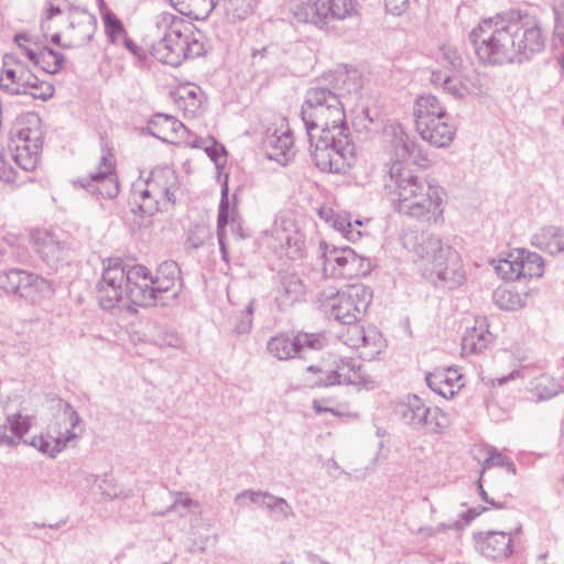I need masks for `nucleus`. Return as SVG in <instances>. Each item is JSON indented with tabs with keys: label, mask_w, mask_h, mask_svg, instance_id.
I'll return each instance as SVG.
<instances>
[{
	"label": "nucleus",
	"mask_w": 564,
	"mask_h": 564,
	"mask_svg": "<svg viewBox=\"0 0 564 564\" xmlns=\"http://www.w3.org/2000/svg\"><path fill=\"white\" fill-rule=\"evenodd\" d=\"M301 119L315 166L322 172L346 173L355 164L356 147L338 94L321 85L308 88Z\"/></svg>",
	"instance_id": "f257e3e1"
},
{
	"label": "nucleus",
	"mask_w": 564,
	"mask_h": 564,
	"mask_svg": "<svg viewBox=\"0 0 564 564\" xmlns=\"http://www.w3.org/2000/svg\"><path fill=\"white\" fill-rule=\"evenodd\" d=\"M469 41L484 65L522 64L545 50L546 35L538 21L498 14L474 28Z\"/></svg>",
	"instance_id": "f03ea898"
},
{
	"label": "nucleus",
	"mask_w": 564,
	"mask_h": 564,
	"mask_svg": "<svg viewBox=\"0 0 564 564\" xmlns=\"http://www.w3.org/2000/svg\"><path fill=\"white\" fill-rule=\"evenodd\" d=\"M384 188L393 208L422 221H436L443 215V189L415 174L402 162H392Z\"/></svg>",
	"instance_id": "7ed1b4c3"
},
{
	"label": "nucleus",
	"mask_w": 564,
	"mask_h": 564,
	"mask_svg": "<svg viewBox=\"0 0 564 564\" xmlns=\"http://www.w3.org/2000/svg\"><path fill=\"white\" fill-rule=\"evenodd\" d=\"M158 41L151 45V54L159 62L180 66L185 59L204 56L208 46L205 34L192 22L171 12H161L154 19Z\"/></svg>",
	"instance_id": "20e7f679"
},
{
	"label": "nucleus",
	"mask_w": 564,
	"mask_h": 564,
	"mask_svg": "<svg viewBox=\"0 0 564 564\" xmlns=\"http://www.w3.org/2000/svg\"><path fill=\"white\" fill-rule=\"evenodd\" d=\"M414 252L420 259L426 261V278L435 286L454 290L465 282L466 275L459 253L451 246L443 243L436 236H422Z\"/></svg>",
	"instance_id": "39448f33"
},
{
	"label": "nucleus",
	"mask_w": 564,
	"mask_h": 564,
	"mask_svg": "<svg viewBox=\"0 0 564 564\" xmlns=\"http://www.w3.org/2000/svg\"><path fill=\"white\" fill-rule=\"evenodd\" d=\"M395 415L417 432L441 434L449 425V416L438 406H427L416 394H409L394 406Z\"/></svg>",
	"instance_id": "423d86ee"
},
{
	"label": "nucleus",
	"mask_w": 564,
	"mask_h": 564,
	"mask_svg": "<svg viewBox=\"0 0 564 564\" xmlns=\"http://www.w3.org/2000/svg\"><path fill=\"white\" fill-rule=\"evenodd\" d=\"M319 250L323 259V271L333 279H354L366 276L372 270L371 260L359 256L348 246L337 247L321 241Z\"/></svg>",
	"instance_id": "0eeeda50"
},
{
	"label": "nucleus",
	"mask_w": 564,
	"mask_h": 564,
	"mask_svg": "<svg viewBox=\"0 0 564 564\" xmlns=\"http://www.w3.org/2000/svg\"><path fill=\"white\" fill-rule=\"evenodd\" d=\"M0 290L7 295H13L32 304L52 297L55 292L50 280L22 269L0 271Z\"/></svg>",
	"instance_id": "6e6552de"
},
{
	"label": "nucleus",
	"mask_w": 564,
	"mask_h": 564,
	"mask_svg": "<svg viewBox=\"0 0 564 564\" xmlns=\"http://www.w3.org/2000/svg\"><path fill=\"white\" fill-rule=\"evenodd\" d=\"M372 299V292L365 285H351L347 291L337 293L334 303L330 306L329 315L344 325L350 326L349 332H354L362 343L366 336L356 322L366 312Z\"/></svg>",
	"instance_id": "1a4fd4ad"
},
{
	"label": "nucleus",
	"mask_w": 564,
	"mask_h": 564,
	"mask_svg": "<svg viewBox=\"0 0 564 564\" xmlns=\"http://www.w3.org/2000/svg\"><path fill=\"white\" fill-rule=\"evenodd\" d=\"M326 346V337L321 333L290 332L271 337L268 351L279 360L306 359L308 352L319 351Z\"/></svg>",
	"instance_id": "9d476101"
},
{
	"label": "nucleus",
	"mask_w": 564,
	"mask_h": 564,
	"mask_svg": "<svg viewBox=\"0 0 564 564\" xmlns=\"http://www.w3.org/2000/svg\"><path fill=\"white\" fill-rule=\"evenodd\" d=\"M0 89L8 95H29L34 99L48 100L54 95V86L40 80L23 63L4 67L0 74Z\"/></svg>",
	"instance_id": "9b49d317"
},
{
	"label": "nucleus",
	"mask_w": 564,
	"mask_h": 564,
	"mask_svg": "<svg viewBox=\"0 0 564 564\" xmlns=\"http://www.w3.org/2000/svg\"><path fill=\"white\" fill-rule=\"evenodd\" d=\"M352 12V0H308L296 7L294 17L299 22L324 29L334 21L351 17Z\"/></svg>",
	"instance_id": "f8f14e48"
},
{
	"label": "nucleus",
	"mask_w": 564,
	"mask_h": 564,
	"mask_svg": "<svg viewBox=\"0 0 564 564\" xmlns=\"http://www.w3.org/2000/svg\"><path fill=\"white\" fill-rule=\"evenodd\" d=\"M127 301L141 307L160 305L154 291L152 271L143 264H129L126 268Z\"/></svg>",
	"instance_id": "ddd939ff"
},
{
	"label": "nucleus",
	"mask_w": 564,
	"mask_h": 564,
	"mask_svg": "<svg viewBox=\"0 0 564 564\" xmlns=\"http://www.w3.org/2000/svg\"><path fill=\"white\" fill-rule=\"evenodd\" d=\"M37 252L42 260L52 269L68 263L75 249V240L62 230L44 231L36 238Z\"/></svg>",
	"instance_id": "4468645a"
},
{
	"label": "nucleus",
	"mask_w": 564,
	"mask_h": 564,
	"mask_svg": "<svg viewBox=\"0 0 564 564\" xmlns=\"http://www.w3.org/2000/svg\"><path fill=\"white\" fill-rule=\"evenodd\" d=\"M178 263L174 260L161 262L152 272L154 291L161 306H170L178 302L183 279Z\"/></svg>",
	"instance_id": "2eb2a0df"
},
{
	"label": "nucleus",
	"mask_w": 564,
	"mask_h": 564,
	"mask_svg": "<svg viewBox=\"0 0 564 564\" xmlns=\"http://www.w3.org/2000/svg\"><path fill=\"white\" fill-rule=\"evenodd\" d=\"M272 237L285 253L293 261L302 260L306 253L304 235L296 228L290 218L275 220L272 228Z\"/></svg>",
	"instance_id": "dca6fc26"
},
{
	"label": "nucleus",
	"mask_w": 564,
	"mask_h": 564,
	"mask_svg": "<svg viewBox=\"0 0 564 564\" xmlns=\"http://www.w3.org/2000/svg\"><path fill=\"white\" fill-rule=\"evenodd\" d=\"M474 541L476 551L489 560H506L513 553V540L511 532H476L474 533Z\"/></svg>",
	"instance_id": "f3484780"
},
{
	"label": "nucleus",
	"mask_w": 564,
	"mask_h": 564,
	"mask_svg": "<svg viewBox=\"0 0 564 564\" xmlns=\"http://www.w3.org/2000/svg\"><path fill=\"white\" fill-rule=\"evenodd\" d=\"M427 387L445 399H452L463 387V376L457 369L436 368L425 376Z\"/></svg>",
	"instance_id": "a211bd4d"
},
{
	"label": "nucleus",
	"mask_w": 564,
	"mask_h": 564,
	"mask_svg": "<svg viewBox=\"0 0 564 564\" xmlns=\"http://www.w3.org/2000/svg\"><path fill=\"white\" fill-rule=\"evenodd\" d=\"M416 131L431 145L446 148L454 140L456 128L451 123V117L447 115L445 118H435L431 122L423 123L416 128Z\"/></svg>",
	"instance_id": "6ab92c4d"
},
{
	"label": "nucleus",
	"mask_w": 564,
	"mask_h": 564,
	"mask_svg": "<svg viewBox=\"0 0 564 564\" xmlns=\"http://www.w3.org/2000/svg\"><path fill=\"white\" fill-rule=\"evenodd\" d=\"M145 183L152 191V196L162 197L171 204L175 203L173 189L177 185V175L174 170L169 166H156L151 171Z\"/></svg>",
	"instance_id": "aec40b11"
},
{
	"label": "nucleus",
	"mask_w": 564,
	"mask_h": 564,
	"mask_svg": "<svg viewBox=\"0 0 564 564\" xmlns=\"http://www.w3.org/2000/svg\"><path fill=\"white\" fill-rule=\"evenodd\" d=\"M76 183L97 199H112L119 194V182L116 174L106 175L104 172H95L79 178Z\"/></svg>",
	"instance_id": "412c9836"
},
{
	"label": "nucleus",
	"mask_w": 564,
	"mask_h": 564,
	"mask_svg": "<svg viewBox=\"0 0 564 564\" xmlns=\"http://www.w3.org/2000/svg\"><path fill=\"white\" fill-rule=\"evenodd\" d=\"M306 293V286L301 278L291 272L280 273V284L276 288V301L280 308L301 302Z\"/></svg>",
	"instance_id": "4be33fe9"
},
{
	"label": "nucleus",
	"mask_w": 564,
	"mask_h": 564,
	"mask_svg": "<svg viewBox=\"0 0 564 564\" xmlns=\"http://www.w3.org/2000/svg\"><path fill=\"white\" fill-rule=\"evenodd\" d=\"M268 158L281 164H286L295 154L294 138L292 131L286 128L283 131L275 130L264 141Z\"/></svg>",
	"instance_id": "5701e85b"
},
{
	"label": "nucleus",
	"mask_w": 564,
	"mask_h": 564,
	"mask_svg": "<svg viewBox=\"0 0 564 564\" xmlns=\"http://www.w3.org/2000/svg\"><path fill=\"white\" fill-rule=\"evenodd\" d=\"M220 203L218 206L217 215V240L221 260L227 264L230 262L228 241H227V226L229 224V187L227 180L221 184Z\"/></svg>",
	"instance_id": "b1692460"
},
{
	"label": "nucleus",
	"mask_w": 564,
	"mask_h": 564,
	"mask_svg": "<svg viewBox=\"0 0 564 564\" xmlns=\"http://www.w3.org/2000/svg\"><path fill=\"white\" fill-rule=\"evenodd\" d=\"M532 245L550 254L563 252L564 228L554 225L542 227L532 236Z\"/></svg>",
	"instance_id": "393cba45"
},
{
	"label": "nucleus",
	"mask_w": 564,
	"mask_h": 564,
	"mask_svg": "<svg viewBox=\"0 0 564 564\" xmlns=\"http://www.w3.org/2000/svg\"><path fill=\"white\" fill-rule=\"evenodd\" d=\"M492 334L488 330L486 321H481L479 326L467 328L462 338V351L464 355H474L482 352L492 341Z\"/></svg>",
	"instance_id": "a878e982"
},
{
	"label": "nucleus",
	"mask_w": 564,
	"mask_h": 564,
	"mask_svg": "<svg viewBox=\"0 0 564 564\" xmlns=\"http://www.w3.org/2000/svg\"><path fill=\"white\" fill-rule=\"evenodd\" d=\"M413 115L415 117V128H417L423 126V123L435 120V118H445L448 113L441 106L435 96L423 95L416 98L413 107Z\"/></svg>",
	"instance_id": "bb28decb"
},
{
	"label": "nucleus",
	"mask_w": 564,
	"mask_h": 564,
	"mask_svg": "<svg viewBox=\"0 0 564 564\" xmlns=\"http://www.w3.org/2000/svg\"><path fill=\"white\" fill-rule=\"evenodd\" d=\"M126 268L127 263L120 258L107 259L104 261V271L97 285L126 291Z\"/></svg>",
	"instance_id": "cd10ccee"
},
{
	"label": "nucleus",
	"mask_w": 564,
	"mask_h": 564,
	"mask_svg": "<svg viewBox=\"0 0 564 564\" xmlns=\"http://www.w3.org/2000/svg\"><path fill=\"white\" fill-rule=\"evenodd\" d=\"M174 102L178 108L191 115H196L202 106L203 91L196 85H184L171 93Z\"/></svg>",
	"instance_id": "c85d7f7f"
},
{
	"label": "nucleus",
	"mask_w": 564,
	"mask_h": 564,
	"mask_svg": "<svg viewBox=\"0 0 564 564\" xmlns=\"http://www.w3.org/2000/svg\"><path fill=\"white\" fill-rule=\"evenodd\" d=\"M69 28L73 31L72 36L83 46L93 40L97 30V19L84 10L70 21Z\"/></svg>",
	"instance_id": "c756f323"
},
{
	"label": "nucleus",
	"mask_w": 564,
	"mask_h": 564,
	"mask_svg": "<svg viewBox=\"0 0 564 564\" xmlns=\"http://www.w3.org/2000/svg\"><path fill=\"white\" fill-rule=\"evenodd\" d=\"M336 371H340L344 376H340L343 384H355L358 387L366 388L368 383H372V380L362 371L361 364L355 358H345L337 365Z\"/></svg>",
	"instance_id": "7c9ffc66"
},
{
	"label": "nucleus",
	"mask_w": 564,
	"mask_h": 564,
	"mask_svg": "<svg viewBox=\"0 0 564 564\" xmlns=\"http://www.w3.org/2000/svg\"><path fill=\"white\" fill-rule=\"evenodd\" d=\"M518 259V275L520 278H540L543 274L544 260L536 253L524 249H516Z\"/></svg>",
	"instance_id": "2f4dec72"
},
{
	"label": "nucleus",
	"mask_w": 564,
	"mask_h": 564,
	"mask_svg": "<svg viewBox=\"0 0 564 564\" xmlns=\"http://www.w3.org/2000/svg\"><path fill=\"white\" fill-rule=\"evenodd\" d=\"M386 132L391 135L390 147L394 152L395 161L402 162L408 159L414 150V140H412L400 124H391Z\"/></svg>",
	"instance_id": "473e14b6"
},
{
	"label": "nucleus",
	"mask_w": 564,
	"mask_h": 564,
	"mask_svg": "<svg viewBox=\"0 0 564 564\" xmlns=\"http://www.w3.org/2000/svg\"><path fill=\"white\" fill-rule=\"evenodd\" d=\"M528 293L508 286H499L492 293L494 303L503 311H517L525 306Z\"/></svg>",
	"instance_id": "72a5a7b5"
},
{
	"label": "nucleus",
	"mask_w": 564,
	"mask_h": 564,
	"mask_svg": "<svg viewBox=\"0 0 564 564\" xmlns=\"http://www.w3.org/2000/svg\"><path fill=\"white\" fill-rule=\"evenodd\" d=\"M306 371L314 375V378L307 379L311 388H328L335 384H343L340 376H344V373L336 371V369H322L317 366H308Z\"/></svg>",
	"instance_id": "f704fd0d"
},
{
	"label": "nucleus",
	"mask_w": 564,
	"mask_h": 564,
	"mask_svg": "<svg viewBox=\"0 0 564 564\" xmlns=\"http://www.w3.org/2000/svg\"><path fill=\"white\" fill-rule=\"evenodd\" d=\"M321 215L325 216L332 227L336 229L344 238L355 241L360 237V231L352 228L351 221L343 215L335 214L333 209L321 210Z\"/></svg>",
	"instance_id": "c9c22d12"
},
{
	"label": "nucleus",
	"mask_w": 564,
	"mask_h": 564,
	"mask_svg": "<svg viewBox=\"0 0 564 564\" xmlns=\"http://www.w3.org/2000/svg\"><path fill=\"white\" fill-rule=\"evenodd\" d=\"M149 129H150L151 135L165 141V138L161 137L159 134V132H156L152 129H165V130H170V131L176 133L181 129L186 130V127L183 124V122H181L173 116L164 115V113H155L149 120Z\"/></svg>",
	"instance_id": "e433bc0d"
},
{
	"label": "nucleus",
	"mask_w": 564,
	"mask_h": 564,
	"mask_svg": "<svg viewBox=\"0 0 564 564\" xmlns=\"http://www.w3.org/2000/svg\"><path fill=\"white\" fill-rule=\"evenodd\" d=\"M101 18L109 43L117 44L120 37L124 39L127 36V30L122 21L111 10L104 12Z\"/></svg>",
	"instance_id": "4c0bfd02"
},
{
	"label": "nucleus",
	"mask_w": 564,
	"mask_h": 564,
	"mask_svg": "<svg viewBox=\"0 0 564 564\" xmlns=\"http://www.w3.org/2000/svg\"><path fill=\"white\" fill-rule=\"evenodd\" d=\"M96 293L98 303L105 311L119 307L120 304L127 300V292L118 291V289H108L101 285H96Z\"/></svg>",
	"instance_id": "58836bf2"
},
{
	"label": "nucleus",
	"mask_w": 564,
	"mask_h": 564,
	"mask_svg": "<svg viewBox=\"0 0 564 564\" xmlns=\"http://www.w3.org/2000/svg\"><path fill=\"white\" fill-rule=\"evenodd\" d=\"M13 159L19 167L29 172L36 167L40 161V152L35 144L31 149L25 148V145H15Z\"/></svg>",
	"instance_id": "ea45409f"
},
{
	"label": "nucleus",
	"mask_w": 564,
	"mask_h": 564,
	"mask_svg": "<svg viewBox=\"0 0 564 564\" xmlns=\"http://www.w3.org/2000/svg\"><path fill=\"white\" fill-rule=\"evenodd\" d=\"M258 0H224L225 12L234 20H245L250 15Z\"/></svg>",
	"instance_id": "a19ab883"
},
{
	"label": "nucleus",
	"mask_w": 564,
	"mask_h": 564,
	"mask_svg": "<svg viewBox=\"0 0 564 564\" xmlns=\"http://www.w3.org/2000/svg\"><path fill=\"white\" fill-rule=\"evenodd\" d=\"M517 251H511L507 258L499 259L495 264V271L503 280H519L518 275V259H516Z\"/></svg>",
	"instance_id": "79ce46f5"
},
{
	"label": "nucleus",
	"mask_w": 564,
	"mask_h": 564,
	"mask_svg": "<svg viewBox=\"0 0 564 564\" xmlns=\"http://www.w3.org/2000/svg\"><path fill=\"white\" fill-rule=\"evenodd\" d=\"M7 423L11 433L17 440L22 442V437L31 429V416L22 415L21 413H14L7 416Z\"/></svg>",
	"instance_id": "37998d69"
},
{
	"label": "nucleus",
	"mask_w": 564,
	"mask_h": 564,
	"mask_svg": "<svg viewBox=\"0 0 564 564\" xmlns=\"http://www.w3.org/2000/svg\"><path fill=\"white\" fill-rule=\"evenodd\" d=\"M499 466L506 467L509 473L516 475L517 467L516 464L507 456H503L500 453L492 452L484 462L482 468L480 470V475L485 473L487 468Z\"/></svg>",
	"instance_id": "c03bdc74"
},
{
	"label": "nucleus",
	"mask_w": 564,
	"mask_h": 564,
	"mask_svg": "<svg viewBox=\"0 0 564 564\" xmlns=\"http://www.w3.org/2000/svg\"><path fill=\"white\" fill-rule=\"evenodd\" d=\"M35 144L37 151L41 152L42 149V135L39 131L32 130L30 128H22L18 132V140L15 145H25V148L31 149V147Z\"/></svg>",
	"instance_id": "a18cd8bd"
},
{
	"label": "nucleus",
	"mask_w": 564,
	"mask_h": 564,
	"mask_svg": "<svg viewBox=\"0 0 564 564\" xmlns=\"http://www.w3.org/2000/svg\"><path fill=\"white\" fill-rule=\"evenodd\" d=\"M167 203L162 197H154L152 194L149 196V198L144 199L143 202H140V205H138L137 209L140 214V216H152L155 213H158L161 209V204Z\"/></svg>",
	"instance_id": "49530a36"
},
{
	"label": "nucleus",
	"mask_w": 564,
	"mask_h": 564,
	"mask_svg": "<svg viewBox=\"0 0 564 564\" xmlns=\"http://www.w3.org/2000/svg\"><path fill=\"white\" fill-rule=\"evenodd\" d=\"M443 57L452 67L453 70H459L463 67L464 58L458 50L449 44L442 47Z\"/></svg>",
	"instance_id": "de8ad7c7"
},
{
	"label": "nucleus",
	"mask_w": 564,
	"mask_h": 564,
	"mask_svg": "<svg viewBox=\"0 0 564 564\" xmlns=\"http://www.w3.org/2000/svg\"><path fill=\"white\" fill-rule=\"evenodd\" d=\"M252 314L253 307L252 302H250L247 308L243 312H241L235 325V330L238 334H247L250 332L252 326Z\"/></svg>",
	"instance_id": "09e8293b"
},
{
	"label": "nucleus",
	"mask_w": 564,
	"mask_h": 564,
	"mask_svg": "<svg viewBox=\"0 0 564 564\" xmlns=\"http://www.w3.org/2000/svg\"><path fill=\"white\" fill-rule=\"evenodd\" d=\"M76 436L77 435L75 432H73L70 430H66V436L54 437L53 443L50 442L48 456L52 458L55 457L58 453H61L65 448L66 444L69 441L74 440Z\"/></svg>",
	"instance_id": "8fccbe9b"
},
{
	"label": "nucleus",
	"mask_w": 564,
	"mask_h": 564,
	"mask_svg": "<svg viewBox=\"0 0 564 564\" xmlns=\"http://www.w3.org/2000/svg\"><path fill=\"white\" fill-rule=\"evenodd\" d=\"M517 378H524V369H514L512 370L510 373H508L507 376H502L500 378H482V381L487 386H491V387H495L496 384L497 386H503Z\"/></svg>",
	"instance_id": "3c124183"
},
{
	"label": "nucleus",
	"mask_w": 564,
	"mask_h": 564,
	"mask_svg": "<svg viewBox=\"0 0 564 564\" xmlns=\"http://www.w3.org/2000/svg\"><path fill=\"white\" fill-rule=\"evenodd\" d=\"M265 497H267V491H261V490L256 491V490H251V489H246V490L239 492L235 497V501L239 502L242 499L248 498L250 500V502L263 506V503L267 502Z\"/></svg>",
	"instance_id": "603ef678"
},
{
	"label": "nucleus",
	"mask_w": 564,
	"mask_h": 564,
	"mask_svg": "<svg viewBox=\"0 0 564 564\" xmlns=\"http://www.w3.org/2000/svg\"><path fill=\"white\" fill-rule=\"evenodd\" d=\"M40 54L53 61V72H59L62 69L65 62V56L62 53L52 47L43 46Z\"/></svg>",
	"instance_id": "864d4df0"
},
{
	"label": "nucleus",
	"mask_w": 564,
	"mask_h": 564,
	"mask_svg": "<svg viewBox=\"0 0 564 564\" xmlns=\"http://www.w3.org/2000/svg\"><path fill=\"white\" fill-rule=\"evenodd\" d=\"M139 187L140 184H134L132 189L131 205H133L132 212L134 213H137L135 208L138 207V205H140V202H143L144 199L149 198V196L152 194V191L150 189L145 182L143 184V187Z\"/></svg>",
	"instance_id": "5fc2aeb1"
},
{
	"label": "nucleus",
	"mask_w": 564,
	"mask_h": 564,
	"mask_svg": "<svg viewBox=\"0 0 564 564\" xmlns=\"http://www.w3.org/2000/svg\"><path fill=\"white\" fill-rule=\"evenodd\" d=\"M443 89L447 93L454 96L456 99H462L465 97V90L459 85V83L455 79H453L451 76H446L443 79Z\"/></svg>",
	"instance_id": "6e6d98bb"
},
{
	"label": "nucleus",
	"mask_w": 564,
	"mask_h": 564,
	"mask_svg": "<svg viewBox=\"0 0 564 564\" xmlns=\"http://www.w3.org/2000/svg\"><path fill=\"white\" fill-rule=\"evenodd\" d=\"M63 415L69 424L68 430L74 432V429L79 425L82 419L70 403L63 402Z\"/></svg>",
	"instance_id": "4d7b16f0"
},
{
	"label": "nucleus",
	"mask_w": 564,
	"mask_h": 564,
	"mask_svg": "<svg viewBox=\"0 0 564 564\" xmlns=\"http://www.w3.org/2000/svg\"><path fill=\"white\" fill-rule=\"evenodd\" d=\"M229 223L231 224V232L237 240L245 239L248 235L245 234L240 217L237 214L236 207L234 206L231 215L229 214Z\"/></svg>",
	"instance_id": "13d9d810"
},
{
	"label": "nucleus",
	"mask_w": 564,
	"mask_h": 564,
	"mask_svg": "<svg viewBox=\"0 0 564 564\" xmlns=\"http://www.w3.org/2000/svg\"><path fill=\"white\" fill-rule=\"evenodd\" d=\"M414 150L409 154L408 158L412 159L415 164H417L421 167H429L431 164V161L427 156V154L423 151V149L416 144L414 141Z\"/></svg>",
	"instance_id": "bf43d9fd"
},
{
	"label": "nucleus",
	"mask_w": 564,
	"mask_h": 564,
	"mask_svg": "<svg viewBox=\"0 0 564 564\" xmlns=\"http://www.w3.org/2000/svg\"><path fill=\"white\" fill-rule=\"evenodd\" d=\"M22 443L35 447L39 452L48 456L50 441L43 435H35L31 440H22Z\"/></svg>",
	"instance_id": "052dcab7"
},
{
	"label": "nucleus",
	"mask_w": 564,
	"mask_h": 564,
	"mask_svg": "<svg viewBox=\"0 0 564 564\" xmlns=\"http://www.w3.org/2000/svg\"><path fill=\"white\" fill-rule=\"evenodd\" d=\"M213 145L212 147H206L205 148V152L207 153V155L210 158V160L216 164V166H220L225 163L226 160H224L223 162H220V159L221 156H224L226 154V150L223 145L217 147V143L215 141V139H213Z\"/></svg>",
	"instance_id": "680f3d73"
},
{
	"label": "nucleus",
	"mask_w": 564,
	"mask_h": 564,
	"mask_svg": "<svg viewBox=\"0 0 564 564\" xmlns=\"http://www.w3.org/2000/svg\"><path fill=\"white\" fill-rule=\"evenodd\" d=\"M386 10L392 15H401L409 6V0H384Z\"/></svg>",
	"instance_id": "e2e57ef3"
},
{
	"label": "nucleus",
	"mask_w": 564,
	"mask_h": 564,
	"mask_svg": "<svg viewBox=\"0 0 564 564\" xmlns=\"http://www.w3.org/2000/svg\"><path fill=\"white\" fill-rule=\"evenodd\" d=\"M112 156L109 149H102V154L100 156L99 170L97 172H104L106 175L115 174V164L111 162L110 158Z\"/></svg>",
	"instance_id": "0e129e2a"
},
{
	"label": "nucleus",
	"mask_w": 564,
	"mask_h": 564,
	"mask_svg": "<svg viewBox=\"0 0 564 564\" xmlns=\"http://www.w3.org/2000/svg\"><path fill=\"white\" fill-rule=\"evenodd\" d=\"M274 513L280 516L281 519H283V520H286L290 517L294 516L292 507L284 498H280V500H275Z\"/></svg>",
	"instance_id": "69168bd1"
},
{
	"label": "nucleus",
	"mask_w": 564,
	"mask_h": 564,
	"mask_svg": "<svg viewBox=\"0 0 564 564\" xmlns=\"http://www.w3.org/2000/svg\"><path fill=\"white\" fill-rule=\"evenodd\" d=\"M326 402H327L326 399H316V400H314L313 404H312V408L315 411V413H317V414L332 413L333 415H336V416L345 415L344 412H341V411H338V410H336L334 408H329V406L324 405Z\"/></svg>",
	"instance_id": "338daca9"
},
{
	"label": "nucleus",
	"mask_w": 564,
	"mask_h": 564,
	"mask_svg": "<svg viewBox=\"0 0 564 564\" xmlns=\"http://www.w3.org/2000/svg\"><path fill=\"white\" fill-rule=\"evenodd\" d=\"M8 431H10L8 423L0 425V445H7V446H17L20 444V441L17 440L14 436L8 434Z\"/></svg>",
	"instance_id": "774afa93"
}]
</instances>
